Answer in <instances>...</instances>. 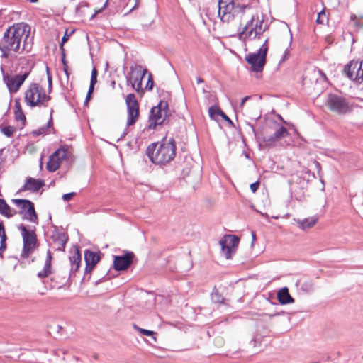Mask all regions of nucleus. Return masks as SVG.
<instances>
[{"mask_svg": "<svg viewBox=\"0 0 363 363\" xmlns=\"http://www.w3.org/2000/svg\"><path fill=\"white\" fill-rule=\"evenodd\" d=\"M134 255L131 252H128L123 255L115 256L113 261V267L117 271L127 269L133 262Z\"/></svg>", "mask_w": 363, "mask_h": 363, "instance_id": "obj_17", "label": "nucleus"}, {"mask_svg": "<svg viewBox=\"0 0 363 363\" xmlns=\"http://www.w3.org/2000/svg\"><path fill=\"white\" fill-rule=\"evenodd\" d=\"M97 74H98V72H97V70L95 67H94L92 69V71H91V82H97Z\"/></svg>", "mask_w": 363, "mask_h": 363, "instance_id": "obj_41", "label": "nucleus"}, {"mask_svg": "<svg viewBox=\"0 0 363 363\" xmlns=\"http://www.w3.org/2000/svg\"><path fill=\"white\" fill-rule=\"evenodd\" d=\"M0 45H1V41L0 42Z\"/></svg>", "mask_w": 363, "mask_h": 363, "instance_id": "obj_58", "label": "nucleus"}, {"mask_svg": "<svg viewBox=\"0 0 363 363\" xmlns=\"http://www.w3.org/2000/svg\"><path fill=\"white\" fill-rule=\"evenodd\" d=\"M176 142L174 138H163L160 142L149 145L146 155L155 164L163 166L169 164L176 156Z\"/></svg>", "mask_w": 363, "mask_h": 363, "instance_id": "obj_1", "label": "nucleus"}, {"mask_svg": "<svg viewBox=\"0 0 363 363\" xmlns=\"http://www.w3.org/2000/svg\"><path fill=\"white\" fill-rule=\"evenodd\" d=\"M27 28H29V26L23 23L14 24L7 28L1 39L4 49H11L12 52L18 54L24 50L28 52L30 48L26 43L28 34H26Z\"/></svg>", "mask_w": 363, "mask_h": 363, "instance_id": "obj_2", "label": "nucleus"}, {"mask_svg": "<svg viewBox=\"0 0 363 363\" xmlns=\"http://www.w3.org/2000/svg\"><path fill=\"white\" fill-rule=\"evenodd\" d=\"M266 48L259 49L257 52H251L245 56L246 62L251 65L254 72H260L266 64Z\"/></svg>", "mask_w": 363, "mask_h": 363, "instance_id": "obj_10", "label": "nucleus"}, {"mask_svg": "<svg viewBox=\"0 0 363 363\" xmlns=\"http://www.w3.org/2000/svg\"><path fill=\"white\" fill-rule=\"evenodd\" d=\"M67 156V151L65 148H59L54 153H52L47 163L46 167L49 172H55L60 165V163Z\"/></svg>", "mask_w": 363, "mask_h": 363, "instance_id": "obj_16", "label": "nucleus"}, {"mask_svg": "<svg viewBox=\"0 0 363 363\" xmlns=\"http://www.w3.org/2000/svg\"><path fill=\"white\" fill-rule=\"evenodd\" d=\"M125 103L127 106L128 118L127 125H134L139 117V104L134 94H129L126 96Z\"/></svg>", "mask_w": 363, "mask_h": 363, "instance_id": "obj_12", "label": "nucleus"}, {"mask_svg": "<svg viewBox=\"0 0 363 363\" xmlns=\"http://www.w3.org/2000/svg\"><path fill=\"white\" fill-rule=\"evenodd\" d=\"M220 116H221V117H222V118H223L225 121H227L228 123H230V124H231V125H233V121L230 120V118L228 116H227L225 115V113H224L223 111H222V113H221Z\"/></svg>", "mask_w": 363, "mask_h": 363, "instance_id": "obj_46", "label": "nucleus"}, {"mask_svg": "<svg viewBox=\"0 0 363 363\" xmlns=\"http://www.w3.org/2000/svg\"><path fill=\"white\" fill-rule=\"evenodd\" d=\"M250 98V96H247L244 97V98L242 99V100L241 103H240V107H242V106H243V105H244V104H245V102H246V101H247Z\"/></svg>", "mask_w": 363, "mask_h": 363, "instance_id": "obj_50", "label": "nucleus"}, {"mask_svg": "<svg viewBox=\"0 0 363 363\" xmlns=\"http://www.w3.org/2000/svg\"><path fill=\"white\" fill-rule=\"evenodd\" d=\"M153 85H154V82H153V79L152 77V74H149V77H148V80L146 84L145 89H147L148 90H152L153 88Z\"/></svg>", "mask_w": 363, "mask_h": 363, "instance_id": "obj_38", "label": "nucleus"}, {"mask_svg": "<svg viewBox=\"0 0 363 363\" xmlns=\"http://www.w3.org/2000/svg\"><path fill=\"white\" fill-rule=\"evenodd\" d=\"M263 20L259 19L258 16H252L238 33V38L242 40L247 38H259L265 30V28H263Z\"/></svg>", "mask_w": 363, "mask_h": 363, "instance_id": "obj_6", "label": "nucleus"}, {"mask_svg": "<svg viewBox=\"0 0 363 363\" xmlns=\"http://www.w3.org/2000/svg\"><path fill=\"white\" fill-rule=\"evenodd\" d=\"M294 220L298 225L300 228H301L302 230H306L307 228L313 227L318 222V217L312 216L310 218H305L303 220L295 219Z\"/></svg>", "mask_w": 363, "mask_h": 363, "instance_id": "obj_23", "label": "nucleus"}, {"mask_svg": "<svg viewBox=\"0 0 363 363\" xmlns=\"http://www.w3.org/2000/svg\"><path fill=\"white\" fill-rule=\"evenodd\" d=\"M222 111L216 106H212L208 108L210 118L213 120L218 121Z\"/></svg>", "mask_w": 363, "mask_h": 363, "instance_id": "obj_28", "label": "nucleus"}, {"mask_svg": "<svg viewBox=\"0 0 363 363\" xmlns=\"http://www.w3.org/2000/svg\"><path fill=\"white\" fill-rule=\"evenodd\" d=\"M81 255L78 250H77L74 253L69 257L70 264H71V268H70V272L74 273L76 272L80 265L81 262Z\"/></svg>", "mask_w": 363, "mask_h": 363, "instance_id": "obj_24", "label": "nucleus"}, {"mask_svg": "<svg viewBox=\"0 0 363 363\" xmlns=\"http://www.w3.org/2000/svg\"><path fill=\"white\" fill-rule=\"evenodd\" d=\"M100 259L99 252H93L89 250H86L84 252V259L86 262L85 274L91 273Z\"/></svg>", "mask_w": 363, "mask_h": 363, "instance_id": "obj_18", "label": "nucleus"}, {"mask_svg": "<svg viewBox=\"0 0 363 363\" xmlns=\"http://www.w3.org/2000/svg\"><path fill=\"white\" fill-rule=\"evenodd\" d=\"M277 118L280 119L281 121H283L284 123H286V121L283 119L281 115L278 114Z\"/></svg>", "mask_w": 363, "mask_h": 363, "instance_id": "obj_55", "label": "nucleus"}, {"mask_svg": "<svg viewBox=\"0 0 363 363\" xmlns=\"http://www.w3.org/2000/svg\"><path fill=\"white\" fill-rule=\"evenodd\" d=\"M15 128L12 126H5L1 129V132L7 137H12L14 132Z\"/></svg>", "mask_w": 363, "mask_h": 363, "instance_id": "obj_33", "label": "nucleus"}, {"mask_svg": "<svg viewBox=\"0 0 363 363\" xmlns=\"http://www.w3.org/2000/svg\"><path fill=\"white\" fill-rule=\"evenodd\" d=\"M91 94H89V93L87 92V94H86V99H85V101H84V104H87L91 99Z\"/></svg>", "mask_w": 363, "mask_h": 363, "instance_id": "obj_53", "label": "nucleus"}, {"mask_svg": "<svg viewBox=\"0 0 363 363\" xmlns=\"http://www.w3.org/2000/svg\"><path fill=\"white\" fill-rule=\"evenodd\" d=\"M267 42H268V39H266L265 41L264 42V43L262 44V45L259 48V49H263V48L265 47L266 48V54L267 53V51H268Z\"/></svg>", "mask_w": 363, "mask_h": 363, "instance_id": "obj_49", "label": "nucleus"}, {"mask_svg": "<svg viewBox=\"0 0 363 363\" xmlns=\"http://www.w3.org/2000/svg\"><path fill=\"white\" fill-rule=\"evenodd\" d=\"M16 213L15 210L12 209L3 199H0V214L7 218L12 217Z\"/></svg>", "mask_w": 363, "mask_h": 363, "instance_id": "obj_26", "label": "nucleus"}, {"mask_svg": "<svg viewBox=\"0 0 363 363\" xmlns=\"http://www.w3.org/2000/svg\"><path fill=\"white\" fill-rule=\"evenodd\" d=\"M14 113H15L16 120L17 121H21L24 124L26 118V116L24 115L23 110L21 111L16 112Z\"/></svg>", "mask_w": 363, "mask_h": 363, "instance_id": "obj_35", "label": "nucleus"}, {"mask_svg": "<svg viewBox=\"0 0 363 363\" xmlns=\"http://www.w3.org/2000/svg\"><path fill=\"white\" fill-rule=\"evenodd\" d=\"M326 105L332 112L341 116L350 114L353 110V105L348 99L335 94L328 95Z\"/></svg>", "mask_w": 363, "mask_h": 363, "instance_id": "obj_7", "label": "nucleus"}, {"mask_svg": "<svg viewBox=\"0 0 363 363\" xmlns=\"http://www.w3.org/2000/svg\"><path fill=\"white\" fill-rule=\"evenodd\" d=\"M218 16L223 22H230L239 13H243L247 7L245 5L235 4L233 0H218Z\"/></svg>", "mask_w": 363, "mask_h": 363, "instance_id": "obj_5", "label": "nucleus"}, {"mask_svg": "<svg viewBox=\"0 0 363 363\" xmlns=\"http://www.w3.org/2000/svg\"><path fill=\"white\" fill-rule=\"evenodd\" d=\"M7 236L6 235L5 229L3 223L0 222V257H3V253L7 247L6 245Z\"/></svg>", "mask_w": 363, "mask_h": 363, "instance_id": "obj_27", "label": "nucleus"}, {"mask_svg": "<svg viewBox=\"0 0 363 363\" xmlns=\"http://www.w3.org/2000/svg\"><path fill=\"white\" fill-rule=\"evenodd\" d=\"M62 63L63 65V69L65 73L66 74L67 77H69V72H68V66L67 64V61L65 60V52H62Z\"/></svg>", "mask_w": 363, "mask_h": 363, "instance_id": "obj_36", "label": "nucleus"}, {"mask_svg": "<svg viewBox=\"0 0 363 363\" xmlns=\"http://www.w3.org/2000/svg\"><path fill=\"white\" fill-rule=\"evenodd\" d=\"M252 241H254L255 240V234L253 232L252 233Z\"/></svg>", "mask_w": 363, "mask_h": 363, "instance_id": "obj_56", "label": "nucleus"}, {"mask_svg": "<svg viewBox=\"0 0 363 363\" xmlns=\"http://www.w3.org/2000/svg\"><path fill=\"white\" fill-rule=\"evenodd\" d=\"M52 253L50 250L47 251V256L43 270L38 273V277L40 279L48 277L52 273L51 262Z\"/></svg>", "mask_w": 363, "mask_h": 363, "instance_id": "obj_21", "label": "nucleus"}, {"mask_svg": "<svg viewBox=\"0 0 363 363\" xmlns=\"http://www.w3.org/2000/svg\"><path fill=\"white\" fill-rule=\"evenodd\" d=\"M38 0H30L31 2H37Z\"/></svg>", "mask_w": 363, "mask_h": 363, "instance_id": "obj_57", "label": "nucleus"}, {"mask_svg": "<svg viewBox=\"0 0 363 363\" xmlns=\"http://www.w3.org/2000/svg\"><path fill=\"white\" fill-rule=\"evenodd\" d=\"M44 185V181L41 179H35L28 177L26 180V183L21 190H29L33 192L38 191Z\"/></svg>", "mask_w": 363, "mask_h": 363, "instance_id": "obj_20", "label": "nucleus"}, {"mask_svg": "<svg viewBox=\"0 0 363 363\" xmlns=\"http://www.w3.org/2000/svg\"><path fill=\"white\" fill-rule=\"evenodd\" d=\"M288 135V130L285 127L281 126L274 132V137L280 140L281 138L286 137Z\"/></svg>", "mask_w": 363, "mask_h": 363, "instance_id": "obj_32", "label": "nucleus"}, {"mask_svg": "<svg viewBox=\"0 0 363 363\" xmlns=\"http://www.w3.org/2000/svg\"><path fill=\"white\" fill-rule=\"evenodd\" d=\"M259 186V182L257 181L250 184V189L253 193H255L257 191Z\"/></svg>", "mask_w": 363, "mask_h": 363, "instance_id": "obj_42", "label": "nucleus"}, {"mask_svg": "<svg viewBox=\"0 0 363 363\" xmlns=\"http://www.w3.org/2000/svg\"><path fill=\"white\" fill-rule=\"evenodd\" d=\"M22 111L21 106L18 100H16L14 104V113Z\"/></svg>", "mask_w": 363, "mask_h": 363, "instance_id": "obj_45", "label": "nucleus"}, {"mask_svg": "<svg viewBox=\"0 0 363 363\" xmlns=\"http://www.w3.org/2000/svg\"><path fill=\"white\" fill-rule=\"evenodd\" d=\"M0 50L1 51V57L2 58H8L9 56L10 52H12L11 49H4V45H0Z\"/></svg>", "mask_w": 363, "mask_h": 363, "instance_id": "obj_37", "label": "nucleus"}, {"mask_svg": "<svg viewBox=\"0 0 363 363\" xmlns=\"http://www.w3.org/2000/svg\"><path fill=\"white\" fill-rule=\"evenodd\" d=\"M344 74L352 81L360 84L363 82V62L352 60L347 64L343 69Z\"/></svg>", "mask_w": 363, "mask_h": 363, "instance_id": "obj_11", "label": "nucleus"}, {"mask_svg": "<svg viewBox=\"0 0 363 363\" xmlns=\"http://www.w3.org/2000/svg\"><path fill=\"white\" fill-rule=\"evenodd\" d=\"M196 81L198 84L203 83L204 82V80L200 77H198L196 78Z\"/></svg>", "mask_w": 363, "mask_h": 363, "instance_id": "obj_54", "label": "nucleus"}, {"mask_svg": "<svg viewBox=\"0 0 363 363\" xmlns=\"http://www.w3.org/2000/svg\"><path fill=\"white\" fill-rule=\"evenodd\" d=\"M277 299L282 305L293 303L294 299L291 297L287 287H283L277 293Z\"/></svg>", "mask_w": 363, "mask_h": 363, "instance_id": "obj_22", "label": "nucleus"}, {"mask_svg": "<svg viewBox=\"0 0 363 363\" xmlns=\"http://www.w3.org/2000/svg\"><path fill=\"white\" fill-rule=\"evenodd\" d=\"M50 100V96L47 95L45 89L37 83L31 84L25 92V101L30 107L43 105L45 102Z\"/></svg>", "mask_w": 363, "mask_h": 363, "instance_id": "obj_3", "label": "nucleus"}, {"mask_svg": "<svg viewBox=\"0 0 363 363\" xmlns=\"http://www.w3.org/2000/svg\"><path fill=\"white\" fill-rule=\"evenodd\" d=\"M289 55V49H286V50H285V52H284V56H283V57H282L283 60H284L285 59H286V58L288 57Z\"/></svg>", "mask_w": 363, "mask_h": 363, "instance_id": "obj_52", "label": "nucleus"}, {"mask_svg": "<svg viewBox=\"0 0 363 363\" xmlns=\"http://www.w3.org/2000/svg\"><path fill=\"white\" fill-rule=\"evenodd\" d=\"M239 238L233 235H227L219 241L221 252L226 259H230L239 244Z\"/></svg>", "mask_w": 363, "mask_h": 363, "instance_id": "obj_14", "label": "nucleus"}, {"mask_svg": "<svg viewBox=\"0 0 363 363\" xmlns=\"http://www.w3.org/2000/svg\"><path fill=\"white\" fill-rule=\"evenodd\" d=\"M74 195H75L74 192L65 194L62 196V199L64 201H67L70 200Z\"/></svg>", "mask_w": 363, "mask_h": 363, "instance_id": "obj_43", "label": "nucleus"}, {"mask_svg": "<svg viewBox=\"0 0 363 363\" xmlns=\"http://www.w3.org/2000/svg\"><path fill=\"white\" fill-rule=\"evenodd\" d=\"M314 164H315V167H316V169H317L318 172H319L320 171V169H321V165H320V164L318 162H317V161H315V162H314Z\"/></svg>", "mask_w": 363, "mask_h": 363, "instance_id": "obj_51", "label": "nucleus"}, {"mask_svg": "<svg viewBox=\"0 0 363 363\" xmlns=\"http://www.w3.org/2000/svg\"><path fill=\"white\" fill-rule=\"evenodd\" d=\"M169 116V106L167 101H160L159 104L151 108L149 119L148 129L154 130L158 125H164Z\"/></svg>", "mask_w": 363, "mask_h": 363, "instance_id": "obj_4", "label": "nucleus"}, {"mask_svg": "<svg viewBox=\"0 0 363 363\" xmlns=\"http://www.w3.org/2000/svg\"><path fill=\"white\" fill-rule=\"evenodd\" d=\"M12 201L26 211L24 216L26 219L33 223H35L38 220V216L35 211L34 204L30 201L17 199H13Z\"/></svg>", "mask_w": 363, "mask_h": 363, "instance_id": "obj_15", "label": "nucleus"}, {"mask_svg": "<svg viewBox=\"0 0 363 363\" xmlns=\"http://www.w3.org/2000/svg\"><path fill=\"white\" fill-rule=\"evenodd\" d=\"M133 328L144 335L152 337L154 342H157V338L155 336V333L154 331L141 328L135 324L133 325Z\"/></svg>", "mask_w": 363, "mask_h": 363, "instance_id": "obj_30", "label": "nucleus"}, {"mask_svg": "<svg viewBox=\"0 0 363 363\" xmlns=\"http://www.w3.org/2000/svg\"><path fill=\"white\" fill-rule=\"evenodd\" d=\"M211 299L213 302L216 303H223L224 301V298L223 296L219 294L218 289L216 286H214L212 293H211Z\"/></svg>", "mask_w": 363, "mask_h": 363, "instance_id": "obj_31", "label": "nucleus"}, {"mask_svg": "<svg viewBox=\"0 0 363 363\" xmlns=\"http://www.w3.org/2000/svg\"><path fill=\"white\" fill-rule=\"evenodd\" d=\"M313 284L311 282L303 283L301 286V289L306 291H311L313 290Z\"/></svg>", "mask_w": 363, "mask_h": 363, "instance_id": "obj_39", "label": "nucleus"}, {"mask_svg": "<svg viewBox=\"0 0 363 363\" xmlns=\"http://www.w3.org/2000/svg\"><path fill=\"white\" fill-rule=\"evenodd\" d=\"M30 70L15 76H9L8 74L3 75V80L11 94L16 93L28 77Z\"/></svg>", "mask_w": 363, "mask_h": 363, "instance_id": "obj_13", "label": "nucleus"}, {"mask_svg": "<svg viewBox=\"0 0 363 363\" xmlns=\"http://www.w3.org/2000/svg\"><path fill=\"white\" fill-rule=\"evenodd\" d=\"M54 112L53 108L50 109V119L47 123V125H43L42 127L38 128L36 130H34L33 131V135L35 136H38L40 135H45L48 133L49 129L52 126L53 122H52V113Z\"/></svg>", "mask_w": 363, "mask_h": 363, "instance_id": "obj_25", "label": "nucleus"}, {"mask_svg": "<svg viewBox=\"0 0 363 363\" xmlns=\"http://www.w3.org/2000/svg\"><path fill=\"white\" fill-rule=\"evenodd\" d=\"M130 69V72L126 77L128 84H130L132 88L137 92L142 91L143 79L147 72V69L137 64L131 65Z\"/></svg>", "mask_w": 363, "mask_h": 363, "instance_id": "obj_9", "label": "nucleus"}, {"mask_svg": "<svg viewBox=\"0 0 363 363\" xmlns=\"http://www.w3.org/2000/svg\"><path fill=\"white\" fill-rule=\"evenodd\" d=\"M279 140L277 138H275L274 137V134L272 135H270L267 138H264L263 141L265 144V145L267 146H272V145H274L275 144V143L277 141H278Z\"/></svg>", "mask_w": 363, "mask_h": 363, "instance_id": "obj_34", "label": "nucleus"}, {"mask_svg": "<svg viewBox=\"0 0 363 363\" xmlns=\"http://www.w3.org/2000/svg\"><path fill=\"white\" fill-rule=\"evenodd\" d=\"M47 72H48V68L47 67ZM48 90L49 91H51L52 89V78L49 76V74L48 73Z\"/></svg>", "mask_w": 363, "mask_h": 363, "instance_id": "obj_48", "label": "nucleus"}, {"mask_svg": "<svg viewBox=\"0 0 363 363\" xmlns=\"http://www.w3.org/2000/svg\"><path fill=\"white\" fill-rule=\"evenodd\" d=\"M96 84V82L90 81V85H89V88L88 90V93H89V94H92V93L94 91V86Z\"/></svg>", "mask_w": 363, "mask_h": 363, "instance_id": "obj_47", "label": "nucleus"}, {"mask_svg": "<svg viewBox=\"0 0 363 363\" xmlns=\"http://www.w3.org/2000/svg\"><path fill=\"white\" fill-rule=\"evenodd\" d=\"M54 243L57 245L56 250L64 251L68 238L65 233L55 231L52 235Z\"/></svg>", "mask_w": 363, "mask_h": 363, "instance_id": "obj_19", "label": "nucleus"}, {"mask_svg": "<svg viewBox=\"0 0 363 363\" xmlns=\"http://www.w3.org/2000/svg\"><path fill=\"white\" fill-rule=\"evenodd\" d=\"M350 21L354 23L356 28H363V15L351 14Z\"/></svg>", "mask_w": 363, "mask_h": 363, "instance_id": "obj_29", "label": "nucleus"}, {"mask_svg": "<svg viewBox=\"0 0 363 363\" xmlns=\"http://www.w3.org/2000/svg\"><path fill=\"white\" fill-rule=\"evenodd\" d=\"M18 229L21 232L23 246L21 252V257H28L36 247L37 236L34 230H28L23 224L20 225Z\"/></svg>", "mask_w": 363, "mask_h": 363, "instance_id": "obj_8", "label": "nucleus"}, {"mask_svg": "<svg viewBox=\"0 0 363 363\" xmlns=\"http://www.w3.org/2000/svg\"><path fill=\"white\" fill-rule=\"evenodd\" d=\"M69 37V35L67 34V30H66L64 36L62 38V42L60 43V49L62 50V52H65V49L63 48L64 43L68 40Z\"/></svg>", "mask_w": 363, "mask_h": 363, "instance_id": "obj_40", "label": "nucleus"}, {"mask_svg": "<svg viewBox=\"0 0 363 363\" xmlns=\"http://www.w3.org/2000/svg\"><path fill=\"white\" fill-rule=\"evenodd\" d=\"M325 16V11L324 10H322L320 12L318 13V18L316 19V22L319 24H321L323 23V20H322V17Z\"/></svg>", "mask_w": 363, "mask_h": 363, "instance_id": "obj_44", "label": "nucleus"}]
</instances>
